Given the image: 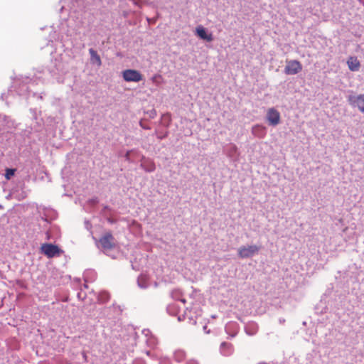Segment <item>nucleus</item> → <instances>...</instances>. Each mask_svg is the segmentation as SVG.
<instances>
[{
  "instance_id": "1",
  "label": "nucleus",
  "mask_w": 364,
  "mask_h": 364,
  "mask_svg": "<svg viewBox=\"0 0 364 364\" xmlns=\"http://www.w3.org/2000/svg\"><path fill=\"white\" fill-rule=\"evenodd\" d=\"M41 250L48 258L59 256L62 250L57 246L50 243H44L41 247Z\"/></svg>"
},
{
  "instance_id": "2",
  "label": "nucleus",
  "mask_w": 364,
  "mask_h": 364,
  "mask_svg": "<svg viewBox=\"0 0 364 364\" xmlns=\"http://www.w3.org/2000/svg\"><path fill=\"white\" fill-rule=\"evenodd\" d=\"M260 247L257 245L242 246L238 249L237 253L240 258H248L257 255Z\"/></svg>"
},
{
  "instance_id": "3",
  "label": "nucleus",
  "mask_w": 364,
  "mask_h": 364,
  "mask_svg": "<svg viewBox=\"0 0 364 364\" xmlns=\"http://www.w3.org/2000/svg\"><path fill=\"white\" fill-rule=\"evenodd\" d=\"M302 70L301 63L297 60H287V65L284 68V73L287 75H296Z\"/></svg>"
},
{
  "instance_id": "4",
  "label": "nucleus",
  "mask_w": 364,
  "mask_h": 364,
  "mask_svg": "<svg viewBox=\"0 0 364 364\" xmlns=\"http://www.w3.org/2000/svg\"><path fill=\"white\" fill-rule=\"evenodd\" d=\"M123 79L126 82H138L142 80L143 77L139 71L133 69H127L122 72Z\"/></svg>"
},
{
  "instance_id": "5",
  "label": "nucleus",
  "mask_w": 364,
  "mask_h": 364,
  "mask_svg": "<svg viewBox=\"0 0 364 364\" xmlns=\"http://www.w3.org/2000/svg\"><path fill=\"white\" fill-rule=\"evenodd\" d=\"M99 242L105 250H112L115 247V240L111 232H106L100 237Z\"/></svg>"
},
{
  "instance_id": "6",
  "label": "nucleus",
  "mask_w": 364,
  "mask_h": 364,
  "mask_svg": "<svg viewBox=\"0 0 364 364\" xmlns=\"http://www.w3.org/2000/svg\"><path fill=\"white\" fill-rule=\"evenodd\" d=\"M348 101L350 105L357 107L360 112L364 113V94L350 95Z\"/></svg>"
},
{
  "instance_id": "7",
  "label": "nucleus",
  "mask_w": 364,
  "mask_h": 364,
  "mask_svg": "<svg viewBox=\"0 0 364 364\" xmlns=\"http://www.w3.org/2000/svg\"><path fill=\"white\" fill-rule=\"evenodd\" d=\"M267 119L272 126H276L280 122V114L274 108H269L267 112Z\"/></svg>"
},
{
  "instance_id": "8",
  "label": "nucleus",
  "mask_w": 364,
  "mask_h": 364,
  "mask_svg": "<svg viewBox=\"0 0 364 364\" xmlns=\"http://www.w3.org/2000/svg\"><path fill=\"white\" fill-rule=\"evenodd\" d=\"M196 33L200 38L208 42H211L213 40L212 33H207L205 28L202 26L196 27Z\"/></svg>"
},
{
  "instance_id": "9",
  "label": "nucleus",
  "mask_w": 364,
  "mask_h": 364,
  "mask_svg": "<svg viewBox=\"0 0 364 364\" xmlns=\"http://www.w3.org/2000/svg\"><path fill=\"white\" fill-rule=\"evenodd\" d=\"M348 68L351 71H358L360 69V63L358 58L354 56H350L347 60Z\"/></svg>"
},
{
  "instance_id": "10",
  "label": "nucleus",
  "mask_w": 364,
  "mask_h": 364,
  "mask_svg": "<svg viewBox=\"0 0 364 364\" xmlns=\"http://www.w3.org/2000/svg\"><path fill=\"white\" fill-rule=\"evenodd\" d=\"M252 132L253 134L259 138L264 137L266 134L265 127L259 124L254 126Z\"/></svg>"
},
{
  "instance_id": "11",
  "label": "nucleus",
  "mask_w": 364,
  "mask_h": 364,
  "mask_svg": "<svg viewBox=\"0 0 364 364\" xmlns=\"http://www.w3.org/2000/svg\"><path fill=\"white\" fill-rule=\"evenodd\" d=\"M89 53L90 55V59L92 63H96L98 66H100L102 64V61L100 55L97 54V51L92 48L89 50Z\"/></svg>"
},
{
  "instance_id": "12",
  "label": "nucleus",
  "mask_w": 364,
  "mask_h": 364,
  "mask_svg": "<svg viewBox=\"0 0 364 364\" xmlns=\"http://www.w3.org/2000/svg\"><path fill=\"white\" fill-rule=\"evenodd\" d=\"M16 169L14 168H6L5 177L7 180H9L11 176H13L15 173Z\"/></svg>"
},
{
  "instance_id": "13",
  "label": "nucleus",
  "mask_w": 364,
  "mask_h": 364,
  "mask_svg": "<svg viewBox=\"0 0 364 364\" xmlns=\"http://www.w3.org/2000/svg\"><path fill=\"white\" fill-rule=\"evenodd\" d=\"M147 171L151 172L155 170V166L154 164H151L149 168L146 169Z\"/></svg>"
},
{
  "instance_id": "14",
  "label": "nucleus",
  "mask_w": 364,
  "mask_h": 364,
  "mask_svg": "<svg viewBox=\"0 0 364 364\" xmlns=\"http://www.w3.org/2000/svg\"><path fill=\"white\" fill-rule=\"evenodd\" d=\"M161 76L159 75H155L152 77L151 80L153 82H155L157 77H160Z\"/></svg>"
}]
</instances>
